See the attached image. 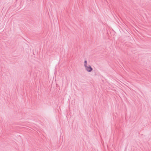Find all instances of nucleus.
<instances>
[{
  "label": "nucleus",
  "instance_id": "nucleus-1",
  "mask_svg": "<svg viewBox=\"0 0 151 151\" xmlns=\"http://www.w3.org/2000/svg\"><path fill=\"white\" fill-rule=\"evenodd\" d=\"M86 70L88 72H90L93 70V68L91 65H88L85 67Z\"/></svg>",
  "mask_w": 151,
  "mask_h": 151
},
{
  "label": "nucleus",
  "instance_id": "nucleus-2",
  "mask_svg": "<svg viewBox=\"0 0 151 151\" xmlns=\"http://www.w3.org/2000/svg\"><path fill=\"white\" fill-rule=\"evenodd\" d=\"M87 60H85L84 61V66L85 67L87 66Z\"/></svg>",
  "mask_w": 151,
  "mask_h": 151
}]
</instances>
